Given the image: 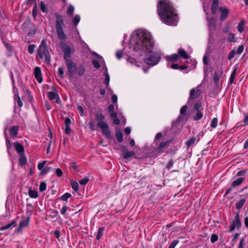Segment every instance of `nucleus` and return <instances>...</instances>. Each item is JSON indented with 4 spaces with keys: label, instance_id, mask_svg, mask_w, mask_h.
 <instances>
[{
    "label": "nucleus",
    "instance_id": "nucleus-1",
    "mask_svg": "<svg viewBox=\"0 0 248 248\" xmlns=\"http://www.w3.org/2000/svg\"><path fill=\"white\" fill-rule=\"evenodd\" d=\"M154 42L151 34L146 30H138L130 37V49L141 55L144 54L146 56L144 59V62L152 66L159 62L161 55L160 52L154 50Z\"/></svg>",
    "mask_w": 248,
    "mask_h": 248
},
{
    "label": "nucleus",
    "instance_id": "nucleus-2",
    "mask_svg": "<svg viewBox=\"0 0 248 248\" xmlns=\"http://www.w3.org/2000/svg\"><path fill=\"white\" fill-rule=\"evenodd\" d=\"M157 7L158 15L163 23L170 26L177 25L178 17L169 0H159Z\"/></svg>",
    "mask_w": 248,
    "mask_h": 248
},
{
    "label": "nucleus",
    "instance_id": "nucleus-3",
    "mask_svg": "<svg viewBox=\"0 0 248 248\" xmlns=\"http://www.w3.org/2000/svg\"><path fill=\"white\" fill-rule=\"evenodd\" d=\"M56 29L58 37L59 39L64 41L66 39V35L62 29V26L63 24L62 17L57 14L56 15Z\"/></svg>",
    "mask_w": 248,
    "mask_h": 248
},
{
    "label": "nucleus",
    "instance_id": "nucleus-4",
    "mask_svg": "<svg viewBox=\"0 0 248 248\" xmlns=\"http://www.w3.org/2000/svg\"><path fill=\"white\" fill-rule=\"evenodd\" d=\"M37 53L38 57L40 60L45 62H46V46L45 40L42 41L38 48Z\"/></svg>",
    "mask_w": 248,
    "mask_h": 248
},
{
    "label": "nucleus",
    "instance_id": "nucleus-5",
    "mask_svg": "<svg viewBox=\"0 0 248 248\" xmlns=\"http://www.w3.org/2000/svg\"><path fill=\"white\" fill-rule=\"evenodd\" d=\"M47 98L53 103L61 104V100L57 91L52 87V91L47 92Z\"/></svg>",
    "mask_w": 248,
    "mask_h": 248
},
{
    "label": "nucleus",
    "instance_id": "nucleus-6",
    "mask_svg": "<svg viewBox=\"0 0 248 248\" xmlns=\"http://www.w3.org/2000/svg\"><path fill=\"white\" fill-rule=\"evenodd\" d=\"M97 125L101 129L102 133L106 138L108 139L111 138V132L106 122H100Z\"/></svg>",
    "mask_w": 248,
    "mask_h": 248
},
{
    "label": "nucleus",
    "instance_id": "nucleus-7",
    "mask_svg": "<svg viewBox=\"0 0 248 248\" xmlns=\"http://www.w3.org/2000/svg\"><path fill=\"white\" fill-rule=\"evenodd\" d=\"M61 47L64 53V58L65 60L70 59L71 54V47L64 42L60 43Z\"/></svg>",
    "mask_w": 248,
    "mask_h": 248
},
{
    "label": "nucleus",
    "instance_id": "nucleus-8",
    "mask_svg": "<svg viewBox=\"0 0 248 248\" xmlns=\"http://www.w3.org/2000/svg\"><path fill=\"white\" fill-rule=\"evenodd\" d=\"M65 61L67 67L68 74L70 77H72L75 72L76 64L70 59H68Z\"/></svg>",
    "mask_w": 248,
    "mask_h": 248
},
{
    "label": "nucleus",
    "instance_id": "nucleus-9",
    "mask_svg": "<svg viewBox=\"0 0 248 248\" xmlns=\"http://www.w3.org/2000/svg\"><path fill=\"white\" fill-rule=\"evenodd\" d=\"M241 226V220L239 218V214H236L234 220L231 222L230 231H233L235 228H240Z\"/></svg>",
    "mask_w": 248,
    "mask_h": 248
},
{
    "label": "nucleus",
    "instance_id": "nucleus-10",
    "mask_svg": "<svg viewBox=\"0 0 248 248\" xmlns=\"http://www.w3.org/2000/svg\"><path fill=\"white\" fill-rule=\"evenodd\" d=\"M201 90L200 89V86L196 88L192 89L190 91V96L189 100H191L197 98L201 94Z\"/></svg>",
    "mask_w": 248,
    "mask_h": 248
},
{
    "label": "nucleus",
    "instance_id": "nucleus-11",
    "mask_svg": "<svg viewBox=\"0 0 248 248\" xmlns=\"http://www.w3.org/2000/svg\"><path fill=\"white\" fill-rule=\"evenodd\" d=\"M34 74L35 78L39 83H41L43 81V78L42 76L41 70L38 67H36L34 69Z\"/></svg>",
    "mask_w": 248,
    "mask_h": 248
},
{
    "label": "nucleus",
    "instance_id": "nucleus-12",
    "mask_svg": "<svg viewBox=\"0 0 248 248\" xmlns=\"http://www.w3.org/2000/svg\"><path fill=\"white\" fill-rule=\"evenodd\" d=\"M14 145L18 155H23L24 154V148L21 143L18 142H16L14 143Z\"/></svg>",
    "mask_w": 248,
    "mask_h": 248
},
{
    "label": "nucleus",
    "instance_id": "nucleus-13",
    "mask_svg": "<svg viewBox=\"0 0 248 248\" xmlns=\"http://www.w3.org/2000/svg\"><path fill=\"white\" fill-rule=\"evenodd\" d=\"M221 13L220 20L223 21L228 16L229 10L225 7H221L219 8Z\"/></svg>",
    "mask_w": 248,
    "mask_h": 248
},
{
    "label": "nucleus",
    "instance_id": "nucleus-14",
    "mask_svg": "<svg viewBox=\"0 0 248 248\" xmlns=\"http://www.w3.org/2000/svg\"><path fill=\"white\" fill-rule=\"evenodd\" d=\"M198 141V140H196V138L192 137L188 139L186 144L187 146V148H189L190 147H192L195 145Z\"/></svg>",
    "mask_w": 248,
    "mask_h": 248
},
{
    "label": "nucleus",
    "instance_id": "nucleus-15",
    "mask_svg": "<svg viewBox=\"0 0 248 248\" xmlns=\"http://www.w3.org/2000/svg\"><path fill=\"white\" fill-rule=\"evenodd\" d=\"M105 119V116L102 114L101 111H98L95 114V119L97 122V124L100 122H105L104 121Z\"/></svg>",
    "mask_w": 248,
    "mask_h": 248
},
{
    "label": "nucleus",
    "instance_id": "nucleus-16",
    "mask_svg": "<svg viewBox=\"0 0 248 248\" xmlns=\"http://www.w3.org/2000/svg\"><path fill=\"white\" fill-rule=\"evenodd\" d=\"M19 130V127L18 126H14L9 129V132L11 136L15 138L16 137Z\"/></svg>",
    "mask_w": 248,
    "mask_h": 248
},
{
    "label": "nucleus",
    "instance_id": "nucleus-17",
    "mask_svg": "<svg viewBox=\"0 0 248 248\" xmlns=\"http://www.w3.org/2000/svg\"><path fill=\"white\" fill-rule=\"evenodd\" d=\"M134 155V152L133 151H128L125 148L123 151V156L125 159H128L132 156Z\"/></svg>",
    "mask_w": 248,
    "mask_h": 248
},
{
    "label": "nucleus",
    "instance_id": "nucleus-18",
    "mask_svg": "<svg viewBox=\"0 0 248 248\" xmlns=\"http://www.w3.org/2000/svg\"><path fill=\"white\" fill-rule=\"evenodd\" d=\"M179 57L180 56L185 59L189 58V56L186 52L183 49L179 48L178 50Z\"/></svg>",
    "mask_w": 248,
    "mask_h": 248
},
{
    "label": "nucleus",
    "instance_id": "nucleus-19",
    "mask_svg": "<svg viewBox=\"0 0 248 248\" xmlns=\"http://www.w3.org/2000/svg\"><path fill=\"white\" fill-rule=\"evenodd\" d=\"M245 179L244 178H242V177H240V178L236 179V180H234L232 182V186L233 187H235V186H239L243 183V182L244 181V180Z\"/></svg>",
    "mask_w": 248,
    "mask_h": 248
},
{
    "label": "nucleus",
    "instance_id": "nucleus-20",
    "mask_svg": "<svg viewBox=\"0 0 248 248\" xmlns=\"http://www.w3.org/2000/svg\"><path fill=\"white\" fill-rule=\"evenodd\" d=\"M222 71H219L218 72H215L214 76V81L215 82L216 84H217L218 83L219 80L222 76Z\"/></svg>",
    "mask_w": 248,
    "mask_h": 248
},
{
    "label": "nucleus",
    "instance_id": "nucleus-21",
    "mask_svg": "<svg viewBox=\"0 0 248 248\" xmlns=\"http://www.w3.org/2000/svg\"><path fill=\"white\" fill-rule=\"evenodd\" d=\"M245 21L243 19L241 20L240 22L239 23L237 27L238 31L242 33L244 31L245 29Z\"/></svg>",
    "mask_w": 248,
    "mask_h": 248
},
{
    "label": "nucleus",
    "instance_id": "nucleus-22",
    "mask_svg": "<svg viewBox=\"0 0 248 248\" xmlns=\"http://www.w3.org/2000/svg\"><path fill=\"white\" fill-rule=\"evenodd\" d=\"M207 20L208 22V26L209 30L211 31L212 29V28H214L215 24H216V21L214 18L211 17L209 18L208 16L206 17Z\"/></svg>",
    "mask_w": 248,
    "mask_h": 248
},
{
    "label": "nucleus",
    "instance_id": "nucleus-23",
    "mask_svg": "<svg viewBox=\"0 0 248 248\" xmlns=\"http://www.w3.org/2000/svg\"><path fill=\"white\" fill-rule=\"evenodd\" d=\"M237 67L236 66H235L233 68V71L231 75L230 79H229V81L231 84H232L233 83V81H234V80L235 78V75H236V74L237 72Z\"/></svg>",
    "mask_w": 248,
    "mask_h": 248
},
{
    "label": "nucleus",
    "instance_id": "nucleus-24",
    "mask_svg": "<svg viewBox=\"0 0 248 248\" xmlns=\"http://www.w3.org/2000/svg\"><path fill=\"white\" fill-rule=\"evenodd\" d=\"M46 161H44L42 163H39L38 165V169L41 170L40 175H43L46 173L45 169L44 168Z\"/></svg>",
    "mask_w": 248,
    "mask_h": 248
},
{
    "label": "nucleus",
    "instance_id": "nucleus-25",
    "mask_svg": "<svg viewBox=\"0 0 248 248\" xmlns=\"http://www.w3.org/2000/svg\"><path fill=\"white\" fill-rule=\"evenodd\" d=\"M203 117V113L202 110H198L196 111V115L193 117V120L195 121H199Z\"/></svg>",
    "mask_w": 248,
    "mask_h": 248
},
{
    "label": "nucleus",
    "instance_id": "nucleus-26",
    "mask_svg": "<svg viewBox=\"0 0 248 248\" xmlns=\"http://www.w3.org/2000/svg\"><path fill=\"white\" fill-rule=\"evenodd\" d=\"M16 224V221L13 220L10 223L3 226L2 227L0 228V231H3L5 230H7L10 229L11 227H15Z\"/></svg>",
    "mask_w": 248,
    "mask_h": 248
},
{
    "label": "nucleus",
    "instance_id": "nucleus-27",
    "mask_svg": "<svg viewBox=\"0 0 248 248\" xmlns=\"http://www.w3.org/2000/svg\"><path fill=\"white\" fill-rule=\"evenodd\" d=\"M16 224V221L13 220L10 223L3 226L2 227L0 228V231H3L5 230H7L10 229L11 227H15Z\"/></svg>",
    "mask_w": 248,
    "mask_h": 248
},
{
    "label": "nucleus",
    "instance_id": "nucleus-28",
    "mask_svg": "<svg viewBox=\"0 0 248 248\" xmlns=\"http://www.w3.org/2000/svg\"><path fill=\"white\" fill-rule=\"evenodd\" d=\"M246 200L245 199H241L238 202L235 204L236 208L238 210L240 209L244 205L246 202Z\"/></svg>",
    "mask_w": 248,
    "mask_h": 248
},
{
    "label": "nucleus",
    "instance_id": "nucleus-29",
    "mask_svg": "<svg viewBox=\"0 0 248 248\" xmlns=\"http://www.w3.org/2000/svg\"><path fill=\"white\" fill-rule=\"evenodd\" d=\"M169 143V141H168L161 142L158 147V150L162 152H163L162 150L164 148H166Z\"/></svg>",
    "mask_w": 248,
    "mask_h": 248
},
{
    "label": "nucleus",
    "instance_id": "nucleus-30",
    "mask_svg": "<svg viewBox=\"0 0 248 248\" xmlns=\"http://www.w3.org/2000/svg\"><path fill=\"white\" fill-rule=\"evenodd\" d=\"M179 58V55L177 54H173L167 57V61L174 62Z\"/></svg>",
    "mask_w": 248,
    "mask_h": 248
},
{
    "label": "nucleus",
    "instance_id": "nucleus-31",
    "mask_svg": "<svg viewBox=\"0 0 248 248\" xmlns=\"http://www.w3.org/2000/svg\"><path fill=\"white\" fill-rule=\"evenodd\" d=\"M105 79L104 83L106 85L107 88L109 89V82L110 78H109V76L107 70H106V71L105 72Z\"/></svg>",
    "mask_w": 248,
    "mask_h": 248
},
{
    "label": "nucleus",
    "instance_id": "nucleus-32",
    "mask_svg": "<svg viewBox=\"0 0 248 248\" xmlns=\"http://www.w3.org/2000/svg\"><path fill=\"white\" fill-rule=\"evenodd\" d=\"M20 155L21 156L19 158V163L21 166H24L27 163L26 158L24 154Z\"/></svg>",
    "mask_w": 248,
    "mask_h": 248
},
{
    "label": "nucleus",
    "instance_id": "nucleus-33",
    "mask_svg": "<svg viewBox=\"0 0 248 248\" xmlns=\"http://www.w3.org/2000/svg\"><path fill=\"white\" fill-rule=\"evenodd\" d=\"M4 136H5V140H6V144L7 149L8 151L9 152V150L12 148V145H11V142H10L9 140L8 139V138L7 137V134L6 132V129H5V130H4Z\"/></svg>",
    "mask_w": 248,
    "mask_h": 248
},
{
    "label": "nucleus",
    "instance_id": "nucleus-34",
    "mask_svg": "<svg viewBox=\"0 0 248 248\" xmlns=\"http://www.w3.org/2000/svg\"><path fill=\"white\" fill-rule=\"evenodd\" d=\"M104 229V227H100L98 229V232L96 236L97 240H99L101 236L103 235Z\"/></svg>",
    "mask_w": 248,
    "mask_h": 248
},
{
    "label": "nucleus",
    "instance_id": "nucleus-35",
    "mask_svg": "<svg viewBox=\"0 0 248 248\" xmlns=\"http://www.w3.org/2000/svg\"><path fill=\"white\" fill-rule=\"evenodd\" d=\"M15 100L19 107H21L23 106L22 101H21L18 93H17V94H15Z\"/></svg>",
    "mask_w": 248,
    "mask_h": 248
},
{
    "label": "nucleus",
    "instance_id": "nucleus-36",
    "mask_svg": "<svg viewBox=\"0 0 248 248\" xmlns=\"http://www.w3.org/2000/svg\"><path fill=\"white\" fill-rule=\"evenodd\" d=\"M85 68L83 65H80L77 69V73L78 76H82L85 73Z\"/></svg>",
    "mask_w": 248,
    "mask_h": 248
},
{
    "label": "nucleus",
    "instance_id": "nucleus-37",
    "mask_svg": "<svg viewBox=\"0 0 248 248\" xmlns=\"http://www.w3.org/2000/svg\"><path fill=\"white\" fill-rule=\"evenodd\" d=\"M67 207L65 204H64L62 209L60 210V213L61 214L63 215L65 218H67V215L66 214V211L67 210Z\"/></svg>",
    "mask_w": 248,
    "mask_h": 248
},
{
    "label": "nucleus",
    "instance_id": "nucleus-38",
    "mask_svg": "<svg viewBox=\"0 0 248 248\" xmlns=\"http://www.w3.org/2000/svg\"><path fill=\"white\" fill-rule=\"evenodd\" d=\"M202 107V103L200 101L196 102L194 105V109L195 111H198V110H202V108L200 109Z\"/></svg>",
    "mask_w": 248,
    "mask_h": 248
},
{
    "label": "nucleus",
    "instance_id": "nucleus-39",
    "mask_svg": "<svg viewBox=\"0 0 248 248\" xmlns=\"http://www.w3.org/2000/svg\"><path fill=\"white\" fill-rule=\"evenodd\" d=\"M80 20V16L76 15L73 19V23L75 26H77Z\"/></svg>",
    "mask_w": 248,
    "mask_h": 248
},
{
    "label": "nucleus",
    "instance_id": "nucleus-40",
    "mask_svg": "<svg viewBox=\"0 0 248 248\" xmlns=\"http://www.w3.org/2000/svg\"><path fill=\"white\" fill-rule=\"evenodd\" d=\"M29 195L31 198H36L38 197L37 192L35 190H30Z\"/></svg>",
    "mask_w": 248,
    "mask_h": 248
},
{
    "label": "nucleus",
    "instance_id": "nucleus-41",
    "mask_svg": "<svg viewBox=\"0 0 248 248\" xmlns=\"http://www.w3.org/2000/svg\"><path fill=\"white\" fill-rule=\"evenodd\" d=\"M217 123H218L217 119V118H214L211 121L210 126L212 128H215L217 126Z\"/></svg>",
    "mask_w": 248,
    "mask_h": 248
},
{
    "label": "nucleus",
    "instance_id": "nucleus-42",
    "mask_svg": "<svg viewBox=\"0 0 248 248\" xmlns=\"http://www.w3.org/2000/svg\"><path fill=\"white\" fill-rule=\"evenodd\" d=\"M71 197V194L69 193H65L61 197V200L63 201H67V200Z\"/></svg>",
    "mask_w": 248,
    "mask_h": 248
},
{
    "label": "nucleus",
    "instance_id": "nucleus-43",
    "mask_svg": "<svg viewBox=\"0 0 248 248\" xmlns=\"http://www.w3.org/2000/svg\"><path fill=\"white\" fill-rule=\"evenodd\" d=\"M116 137L117 138V140L119 142H121L123 141V135L122 134V133L120 131H117L116 133Z\"/></svg>",
    "mask_w": 248,
    "mask_h": 248
},
{
    "label": "nucleus",
    "instance_id": "nucleus-44",
    "mask_svg": "<svg viewBox=\"0 0 248 248\" xmlns=\"http://www.w3.org/2000/svg\"><path fill=\"white\" fill-rule=\"evenodd\" d=\"M228 41L230 42H235L236 41L234 34L233 33L231 32L229 33Z\"/></svg>",
    "mask_w": 248,
    "mask_h": 248
},
{
    "label": "nucleus",
    "instance_id": "nucleus-45",
    "mask_svg": "<svg viewBox=\"0 0 248 248\" xmlns=\"http://www.w3.org/2000/svg\"><path fill=\"white\" fill-rule=\"evenodd\" d=\"M179 241L178 240H173L169 245L168 248H175V246L179 243Z\"/></svg>",
    "mask_w": 248,
    "mask_h": 248
},
{
    "label": "nucleus",
    "instance_id": "nucleus-46",
    "mask_svg": "<svg viewBox=\"0 0 248 248\" xmlns=\"http://www.w3.org/2000/svg\"><path fill=\"white\" fill-rule=\"evenodd\" d=\"M35 46L34 45H30L29 46L28 50L29 53L32 54L34 52Z\"/></svg>",
    "mask_w": 248,
    "mask_h": 248
},
{
    "label": "nucleus",
    "instance_id": "nucleus-47",
    "mask_svg": "<svg viewBox=\"0 0 248 248\" xmlns=\"http://www.w3.org/2000/svg\"><path fill=\"white\" fill-rule=\"evenodd\" d=\"M75 10V8L72 5L69 6V9H68L67 13L68 14L73 15Z\"/></svg>",
    "mask_w": 248,
    "mask_h": 248
},
{
    "label": "nucleus",
    "instance_id": "nucleus-48",
    "mask_svg": "<svg viewBox=\"0 0 248 248\" xmlns=\"http://www.w3.org/2000/svg\"><path fill=\"white\" fill-rule=\"evenodd\" d=\"M218 4H212L211 6V11L212 13L214 15L216 14L217 10L218 8Z\"/></svg>",
    "mask_w": 248,
    "mask_h": 248
},
{
    "label": "nucleus",
    "instance_id": "nucleus-49",
    "mask_svg": "<svg viewBox=\"0 0 248 248\" xmlns=\"http://www.w3.org/2000/svg\"><path fill=\"white\" fill-rule=\"evenodd\" d=\"M73 189L75 191H77L78 189V184L77 182H73L71 183Z\"/></svg>",
    "mask_w": 248,
    "mask_h": 248
},
{
    "label": "nucleus",
    "instance_id": "nucleus-50",
    "mask_svg": "<svg viewBox=\"0 0 248 248\" xmlns=\"http://www.w3.org/2000/svg\"><path fill=\"white\" fill-rule=\"evenodd\" d=\"M46 184L45 182H43L40 185V186H39L40 191L41 192H43V191H45L46 190Z\"/></svg>",
    "mask_w": 248,
    "mask_h": 248
},
{
    "label": "nucleus",
    "instance_id": "nucleus-51",
    "mask_svg": "<svg viewBox=\"0 0 248 248\" xmlns=\"http://www.w3.org/2000/svg\"><path fill=\"white\" fill-rule=\"evenodd\" d=\"M77 109H78V111H79V113L81 116H83L84 115V114H85L84 109L82 106H78Z\"/></svg>",
    "mask_w": 248,
    "mask_h": 248
},
{
    "label": "nucleus",
    "instance_id": "nucleus-52",
    "mask_svg": "<svg viewBox=\"0 0 248 248\" xmlns=\"http://www.w3.org/2000/svg\"><path fill=\"white\" fill-rule=\"evenodd\" d=\"M93 64L96 68H99L100 67V64L99 62L96 60H93L92 61Z\"/></svg>",
    "mask_w": 248,
    "mask_h": 248
},
{
    "label": "nucleus",
    "instance_id": "nucleus-53",
    "mask_svg": "<svg viewBox=\"0 0 248 248\" xmlns=\"http://www.w3.org/2000/svg\"><path fill=\"white\" fill-rule=\"evenodd\" d=\"M40 8H41V11L43 13H45L46 11V5L44 3V2H43L42 1H41L40 2Z\"/></svg>",
    "mask_w": 248,
    "mask_h": 248
},
{
    "label": "nucleus",
    "instance_id": "nucleus-54",
    "mask_svg": "<svg viewBox=\"0 0 248 248\" xmlns=\"http://www.w3.org/2000/svg\"><path fill=\"white\" fill-rule=\"evenodd\" d=\"M235 52L234 50L231 51L228 55L229 60H231L234 56Z\"/></svg>",
    "mask_w": 248,
    "mask_h": 248
},
{
    "label": "nucleus",
    "instance_id": "nucleus-55",
    "mask_svg": "<svg viewBox=\"0 0 248 248\" xmlns=\"http://www.w3.org/2000/svg\"><path fill=\"white\" fill-rule=\"evenodd\" d=\"M89 182L88 178H83L79 181V183L81 185H85Z\"/></svg>",
    "mask_w": 248,
    "mask_h": 248
},
{
    "label": "nucleus",
    "instance_id": "nucleus-56",
    "mask_svg": "<svg viewBox=\"0 0 248 248\" xmlns=\"http://www.w3.org/2000/svg\"><path fill=\"white\" fill-rule=\"evenodd\" d=\"M245 241V238L241 239L237 248H244Z\"/></svg>",
    "mask_w": 248,
    "mask_h": 248
},
{
    "label": "nucleus",
    "instance_id": "nucleus-57",
    "mask_svg": "<svg viewBox=\"0 0 248 248\" xmlns=\"http://www.w3.org/2000/svg\"><path fill=\"white\" fill-rule=\"evenodd\" d=\"M218 240V236L216 234H213L211 237V242L212 243H215Z\"/></svg>",
    "mask_w": 248,
    "mask_h": 248
},
{
    "label": "nucleus",
    "instance_id": "nucleus-58",
    "mask_svg": "<svg viewBox=\"0 0 248 248\" xmlns=\"http://www.w3.org/2000/svg\"><path fill=\"white\" fill-rule=\"evenodd\" d=\"M116 57L118 59H120L123 57V51L119 50L116 52Z\"/></svg>",
    "mask_w": 248,
    "mask_h": 248
},
{
    "label": "nucleus",
    "instance_id": "nucleus-59",
    "mask_svg": "<svg viewBox=\"0 0 248 248\" xmlns=\"http://www.w3.org/2000/svg\"><path fill=\"white\" fill-rule=\"evenodd\" d=\"M244 49V46L243 45L240 46L237 50L236 53L238 54H241L243 51Z\"/></svg>",
    "mask_w": 248,
    "mask_h": 248
},
{
    "label": "nucleus",
    "instance_id": "nucleus-60",
    "mask_svg": "<svg viewBox=\"0 0 248 248\" xmlns=\"http://www.w3.org/2000/svg\"><path fill=\"white\" fill-rule=\"evenodd\" d=\"M56 174L58 177H61L62 175V170L58 168L56 170Z\"/></svg>",
    "mask_w": 248,
    "mask_h": 248
},
{
    "label": "nucleus",
    "instance_id": "nucleus-61",
    "mask_svg": "<svg viewBox=\"0 0 248 248\" xmlns=\"http://www.w3.org/2000/svg\"><path fill=\"white\" fill-rule=\"evenodd\" d=\"M187 109V107L186 105L183 106L180 109V113L181 114H184Z\"/></svg>",
    "mask_w": 248,
    "mask_h": 248
},
{
    "label": "nucleus",
    "instance_id": "nucleus-62",
    "mask_svg": "<svg viewBox=\"0 0 248 248\" xmlns=\"http://www.w3.org/2000/svg\"><path fill=\"white\" fill-rule=\"evenodd\" d=\"M173 165V163L172 161V160H170L169 162L167 164V165H166V168L168 169V170H170L171 168L172 167Z\"/></svg>",
    "mask_w": 248,
    "mask_h": 248
},
{
    "label": "nucleus",
    "instance_id": "nucleus-63",
    "mask_svg": "<svg viewBox=\"0 0 248 248\" xmlns=\"http://www.w3.org/2000/svg\"><path fill=\"white\" fill-rule=\"evenodd\" d=\"M55 236L56 237V238L57 239H59L60 237V231H58V230H56L54 231V232H53Z\"/></svg>",
    "mask_w": 248,
    "mask_h": 248
},
{
    "label": "nucleus",
    "instance_id": "nucleus-64",
    "mask_svg": "<svg viewBox=\"0 0 248 248\" xmlns=\"http://www.w3.org/2000/svg\"><path fill=\"white\" fill-rule=\"evenodd\" d=\"M70 124H71L70 119L69 118L66 117L65 119V121H64L65 126H70Z\"/></svg>",
    "mask_w": 248,
    "mask_h": 248
}]
</instances>
